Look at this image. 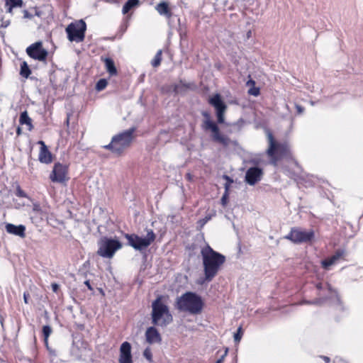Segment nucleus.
<instances>
[{
    "mask_svg": "<svg viewBox=\"0 0 363 363\" xmlns=\"http://www.w3.org/2000/svg\"><path fill=\"white\" fill-rule=\"evenodd\" d=\"M201 254L203 258L204 280L209 282L218 274L220 267L225 261V257L214 251L209 245L203 247Z\"/></svg>",
    "mask_w": 363,
    "mask_h": 363,
    "instance_id": "f257e3e1",
    "label": "nucleus"
},
{
    "mask_svg": "<svg viewBox=\"0 0 363 363\" xmlns=\"http://www.w3.org/2000/svg\"><path fill=\"white\" fill-rule=\"evenodd\" d=\"M203 303L201 296L193 292H186L177 298V308L191 314H199L202 311Z\"/></svg>",
    "mask_w": 363,
    "mask_h": 363,
    "instance_id": "f03ea898",
    "label": "nucleus"
},
{
    "mask_svg": "<svg viewBox=\"0 0 363 363\" xmlns=\"http://www.w3.org/2000/svg\"><path fill=\"white\" fill-rule=\"evenodd\" d=\"M152 323L153 325L160 327H166L173 320L169 308L160 299L157 298L152 303Z\"/></svg>",
    "mask_w": 363,
    "mask_h": 363,
    "instance_id": "7ed1b4c3",
    "label": "nucleus"
},
{
    "mask_svg": "<svg viewBox=\"0 0 363 363\" xmlns=\"http://www.w3.org/2000/svg\"><path fill=\"white\" fill-rule=\"evenodd\" d=\"M135 128H131L125 130L117 135H115L111 143L104 146L105 148L111 150L113 152L118 155L121 154L127 147H128L133 139V133Z\"/></svg>",
    "mask_w": 363,
    "mask_h": 363,
    "instance_id": "20e7f679",
    "label": "nucleus"
},
{
    "mask_svg": "<svg viewBox=\"0 0 363 363\" xmlns=\"http://www.w3.org/2000/svg\"><path fill=\"white\" fill-rule=\"evenodd\" d=\"M269 147L267 153L272 159V163L276 165L279 159L287 157L290 154V147L286 143H277L271 132H267Z\"/></svg>",
    "mask_w": 363,
    "mask_h": 363,
    "instance_id": "39448f33",
    "label": "nucleus"
},
{
    "mask_svg": "<svg viewBox=\"0 0 363 363\" xmlns=\"http://www.w3.org/2000/svg\"><path fill=\"white\" fill-rule=\"evenodd\" d=\"M125 238L128 241V245L135 250L145 251L155 240L156 235L152 230H147L145 236H139L136 234H125Z\"/></svg>",
    "mask_w": 363,
    "mask_h": 363,
    "instance_id": "423d86ee",
    "label": "nucleus"
},
{
    "mask_svg": "<svg viewBox=\"0 0 363 363\" xmlns=\"http://www.w3.org/2000/svg\"><path fill=\"white\" fill-rule=\"evenodd\" d=\"M121 247L122 244L119 240L103 237L98 242L96 253L103 258L111 259Z\"/></svg>",
    "mask_w": 363,
    "mask_h": 363,
    "instance_id": "0eeeda50",
    "label": "nucleus"
},
{
    "mask_svg": "<svg viewBox=\"0 0 363 363\" xmlns=\"http://www.w3.org/2000/svg\"><path fill=\"white\" fill-rule=\"evenodd\" d=\"M202 115L205 117L202 127L205 130L211 131L212 139L224 146H228L230 143V139L226 135L221 134L218 125L211 120L210 114L208 112H203Z\"/></svg>",
    "mask_w": 363,
    "mask_h": 363,
    "instance_id": "6e6552de",
    "label": "nucleus"
},
{
    "mask_svg": "<svg viewBox=\"0 0 363 363\" xmlns=\"http://www.w3.org/2000/svg\"><path fill=\"white\" fill-rule=\"evenodd\" d=\"M86 26L83 20L71 23L67 28L66 32L69 41L76 43L82 42L84 39V35Z\"/></svg>",
    "mask_w": 363,
    "mask_h": 363,
    "instance_id": "1a4fd4ad",
    "label": "nucleus"
},
{
    "mask_svg": "<svg viewBox=\"0 0 363 363\" xmlns=\"http://www.w3.org/2000/svg\"><path fill=\"white\" fill-rule=\"evenodd\" d=\"M314 237L313 230H305L301 228H292L285 238L294 243H302L311 241Z\"/></svg>",
    "mask_w": 363,
    "mask_h": 363,
    "instance_id": "9d476101",
    "label": "nucleus"
},
{
    "mask_svg": "<svg viewBox=\"0 0 363 363\" xmlns=\"http://www.w3.org/2000/svg\"><path fill=\"white\" fill-rule=\"evenodd\" d=\"M26 53L31 58L38 61H45L48 55V52L43 48V43L40 41L28 46L26 48Z\"/></svg>",
    "mask_w": 363,
    "mask_h": 363,
    "instance_id": "9b49d317",
    "label": "nucleus"
},
{
    "mask_svg": "<svg viewBox=\"0 0 363 363\" xmlns=\"http://www.w3.org/2000/svg\"><path fill=\"white\" fill-rule=\"evenodd\" d=\"M67 167L60 163H56L50 174V179L52 182L62 183L67 180Z\"/></svg>",
    "mask_w": 363,
    "mask_h": 363,
    "instance_id": "f8f14e48",
    "label": "nucleus"
},
{
    "mask_svg": "<svg viewBox=\"0 0 363 363\" xmlns=\"http://www.w3.org/2000/svg\"><path fill=\"white\" fill-rule=\"evenodd\" d=\"M209 104L216 109L218 122L223 123L224 122V113L226 110V106L222 101L220 94H217L210 98Z\"/></svg>",
    "mask_w": 363,
    "mask_h": 363,
    "instance_id": "ddd939ff",
    "label": "nucleus"
},
{
    "mask_svg": "<svg viewBox=\"0 0 363 363\" xmlns=\"http://www.w3.org/2000/svg\"><path fill=\"white\" fill-rule=\"evenodd\" d=\"M262 174L263 172L262 169L257 167H250L246 172L245 182L248 184L253 186L261 180Z\"/></svg>",
    "mask_w": 363,
    "mask_h": 363,
    "instance_id": "4468645a",
    "label": "nucleus"
},
{
    "mask_svg": "<svg viewBox=\"0 0 363 363\" xmlns=\"http://www.w3.org/2000/svg\"><path fill=\"white\" fill-rule=\"evenodd\" d=\"M119 363H132L131 345L128 342L121 345Z\"/></svg>",
    "mask_w": 363,
    "mask_h": 363,
    "instance_id": "2eb2a0df",
    "label": "nucleus"
},
{
    "mask_svg": "<svg viewBox=\"0 0 363 363\" xmlns=\"http://www.w3.org/2000/svg\"><path fill=\"white\" fill-rule=\"evenodd\" d=\"M146 341L150 344L160 343L162 341L158 330L153 326L149 327L145 332Z\"/></svg>",
    "mask_w": 363,
    "mask_h": 363,
    "instance_id": "dca6fc26",
    "label": "nucleus"
},
{
    "mask_svg": "<svg viewBox=\"0 0 363 363\" xmlns=\"http://www.w3.org/2000/svg\"><path fill=\"white\" fill-rule=\"evenodd\" d=\"M38 144L41 145L38 160L41 163L49 164L52 162V155L48 150V147L45 143L42 140L38 142Z\"/></svg>",
    "mask_w": 363,
    "mask_h": 363,
    "instance_id": "f3484780",
    "label": "nucleus"
},
{
    "mask_svg": "<svg viewBox=\"0 0 363 363\" xmlns=\"http://www.w3.org/2000/svg\"><path fill=\"white\" fill-rule=\"evenodd\" d=\"M5 228L6 232L9 234L19 236L21 238L26 237V227L23 225H15L11 223H7Z\"/></svg>",
    "mask_w": 363,
    "mask_h": 363,
    "instance_id": "a211bd4d",
    "label": "nucleus"
},
{
    "mask_svg": "<svg viewBox=\"0 0 363 363\" xmlns=\"http://www.w3.org/2000/svg\"><path fill=\"white\" fill-rule=\"evenodd\" d=\"M345 255V251L344 250H337L333 256L322 261L323 267L325 269H328L330 266L335 264Z\"/></svg>",
    "mask_w": 363,
    "mask_h": 363,
    "instance_id": "6ab92c4d",
    "label": "nucleus"
},
{
    "mask_svg": "<svg viewBox=\"0 0 363 363\" xmlns=\"http://www.w3.org/2000/svg\"><path fill=\"white\" fill-rule=\"evenodd\" d=\"M157 11L161 16H164L168 18L172 16V12L167 2H161L158 4L155 7Z\"/></svg>",
    "mask_w": 363,
    "mask_h": 363,
    "instance_id": "aec40b11",
    "label": "nucleus"
},
{
    "mask_svg": "<svg viewBox=\"0 0 363 363\" xmlns=\"http://www.w3.org/2000/svg\"><path fill=\"white\" fill-rule=\"evenodd\" d=\"M31 213L33 214L30 217L33 222H34L35 218H40L42 220L45 216V212L41 208L40 204L37 203H33Z\"/></svg>",
    "mask_w": 363,
    "mask_h": 363,
    "instance_id": "412c9836",
    "label": "nucleus"
},
{
    "mask_svg": "<svg viewBox=\"0 0 363 363\" xmlns=\"http://www.w3.org/2000/svg\"><path fill=\"white\" fill-rule=\"evenodd\" d=\"M19 122L21 125H28V129L31 130L33 128L32 125V120L29 117L28 112L26 111L22 112L20 116Z\"/></svg>",
    "mask_w": 363,
    "mask_h": 363,
    "instance_id": "4be33fe9",
    "label": "nucleus"
},
{
    "mask_svg": "<svg viewBox=\"0 0 363 363\" xmlns=\"http://www.w3.org/2000/svg\"><path fill=\"white\" fill-rule=\"evenodd\" d=\"M6 6H8L7 12L12 13L13 9L15 7L21 8L23 6V0H5Z\"/></svg>",
    "mask_w": 363,
    "mask_h": 363,
    "instance_id": "5701e85b",
    "label": "nucleus"
},
{
    "mask_svg": "<svg viewBox=\"0 0 363 363\" xmlns=\"http://www.w3.org/2000/svg\"><path fill=\"white\" fill-rule=\"evenodd\" d=\"M105 66L107 72L110 74V75H116L117 73L116 68L115 67L114 62L111 58H106L104 60Z\"/></svg>",
    "mask_w": 363,
    "mask_h": 363,
    "instance_id": "b1692460",
    "label": "nucleus"
},
{
    "mask_svg": "<svg viewBox=\"0 0 363 363\" xmlns=\"http://www.w3.org/2000/svg\"><path fill=\"white\" fill-rule=\"evenodd\" d=\"M138 4L139 0H128L123 6V13H128L133 8L137 6Z\"/></svg>",
    "mask_w": 363,
    "mask_h": 363,
    "instance_id": "393cba45",
    "label": "nucleus"
},
{
    "mask_svg": "<svg viewBox=\"0 0 363 363\" xmlns=\"http://www.w3.org/2000/svg\"><path fill=\"white\" fill-rule=\"evenodd\" d=\"M20 74L22 77L28 78L30 74V69L26 62H23L21 65Z\"/></svg>",
    "mask_w": 363,
    "mask_h": 363,
    "instance_id": "a878e982",
    "label": "nucleus"
},
{
    "mask_svg": "<svg viewBox=\"0 0 363 363\" xmlns=\"http://www.w3.org/2000/svg\"><path fill=\"white\" fill-rule=\"evenodd\" d=\"M162 52L161 50H159L157 52L154 59L151 62L152 67H157L160 65L161 61H162Z\"/></svg>",
    "mask_w": 363,
    "mask_h": 363,
    "instance_id": "bb28decb",
    "label": "nucleus"
},
{
    "mask_svg": "<svg viewBox=\"0 0 363 363\" xmlns=\"http://www.w3.org/2000/svg\"><path fill=\"white\" fill-rule=\"evenodd\" d=\"M52 330L49 325H44L43 327V335L44 337V342L46 345H48V337L52 333Z\"/></svg>",
    "mask_w": 363,
    "mask_h": 363,
    "instance_id": "cd10ccee",
    "label": "nucleus"
},
{
    "mask_svg": "<svg viewBox=\"0 0 363 363\" xmlns=\"http://www.w3.org/2000/svg\"><path fill=\"white\" fill-rule=\"evenodd\" d=\"M188 89V86L182 83V82L176 84L174 88V91L176 94H182L184 93L186 89Z\"/></svg>",
    "mask_w": 363,
    "mask_h": 363,
    "instance_id": "c85d7f7f",
    "label": "nucleus"
},
{
    "mask_svg": "<svg viewBox=\"0 0 363 363\" xmlns=\"http://www.w3.org/2000/svg\"><path fill=\"white\" fill-rule=\"evenodd\" d=\"M107 86V82L106 79H101L100 80L98 81V82L96 83V89L98 90V91H101L103 89H104Z\"/></svg>",
    "mask_w": 363,
    "mask_h": 363,
    "instance_id": "c756f323",
    "label": "nucleus"
},
{
    "mask_svg": "<svg viewBox=\"0 0 363 363\" xmlns=\"http://www.w3.org/2000/svg\"><path fill=\"white\" fill-rule=\"evenodd\" d=\"M16 195L18 197L28 198V196L27 195V194L21 189L20 186H17V187H16Z\"/></svg>",
    "mask_w": 363,
    "mask_h": 363,
    "instance_id": "7c9ffc66",
    "label": "nucleus"
},
{
    "mask_svg": "<svg viewBox=\"0 0 363 363\" xmlns=\"http://www.w3.org/2000/svg\"><path fill=\"white\" fill-rule=\"evenodd\" d=\"M144 357L147 359L149 362L152 361V351L150 347H147L143 352Z\"/></svg>",
    "mask_w": 363,
    "mask_h": 363,
    "instance_id": "2f4dec72",
    "label": "nucleus"
},
{
    "mask_svg": "<svg viewBox=\"0 0 363 363\" xmlns=\"http://www.w3.org/2000/svg\"><path fill=\"white\" fill-rule=\"evenodd\" d=\"M242 328L239 327L238 329V331L234 335V340L235 342H238L240 341L242 337Z\"/></svg>",
    "mask_w": 363,
    "mask_h": 363,
    "instance_id": "473e14b6",
    "label": "nucleus"
},
{
    "mask_svg": "<svg viewBox=\"0 0 363 363\" xmlns=\"http://www.w3.org/2000/svg\"><path fill=\"white\" fill-rule=\"evenodd\" d=\"M327 286L328 288V291L330 293V298L335 297L337 302H340V298L337 296V292L335 290H333L330 286V284H327Z\"/></svg>",
    "mask_w": 363,
    "mask_h": 363,
    "instance_id": "72a5a7b5",
    "label": "nucleus"
},
{
    "mask_svg": "<svg viewBox=\"0 0 363 363\" xmlns=\"http://www.w3.org/2000/svg\"><path fill=\"white\" fill-rule=\"evenodd\" d=\"M1 23L0 27L6 28L10 25V21L9 20H4L3 18L1 19Z\"/></svg>",
    "mask_w": 363,
    "mask_h": 363,
    "instance_id": "f704fd0d",
    "label": "nucleus"
},
{
    "mask_svg": "<svg viewBox=\"0 0 363 363\" xmlns=\"http://www.w3.org/2000/svg\"><path fill=\"white\" fill-rule=\"evenodd\" d=\"M228 194L224 193L221 198V204L225 206L227 204Z\"/></svg>",
    "mask_w": 363,
    "mask_h": 363,
    "instance_id": "c9c22d12",
    "label": "nucleus"
},
{
    "mask_svg": "<svg viewBox=\"0 0 363 363\" xmlns=\"http://www.w3.org/2000/svg\"><path fill=\"white\" fill-rule=\"evenodd\" d=\"M248 93L251 95L256 96L259 95V90L257 88L250 89H249Z\"/></svg>",
    "mask_w": 363,
    "mask_h": 363,
    "instance_id": "e433bc0d",
    "label": "nucleus"
},
{
    "mask_svg": "<svg viewBox=\"0 0 363 363\" xmlns=\"http://www.w3.org/2000/svg\"><path fill=\"white\" fill-rule=\"evenodd\" d=\"M33 15L30 14L28 11L24 10L23 11V18H32Z\"/></svg>",
    "mask_w": 363,
    "mask_h": 363,
    "instance_id": "4c0bfd02",
    "label": "nucleus"
},
{
    "mask_svg": "<svg viewBox=\"0 0 363 363\" xmlns=\"http://www.w3.org/2000/svg\"><path fill=\"white\" fill-rule=\"evenodd\" d=\"M52 289L54 292H57L58 289H59V285L56 283H52Z\"/></svg>",
    "mask_w": 363,
    "mask_h": 363,
    "instance_id": "58836bf2",
    "label": "nucleus"
},
{
    "mask_svg": "<svg viewBox=\"0 0 363 363\" xmlns=\"http://www.w3.org/2000/svg\"><path fill=\"white\" fill-rule=\"evenodd\" d=\"M223 179H225L228 182L227 184H230L231 183L233 182V180L230 177H228L227 175H224L223 176Z\"/></svg>",
    "mask_w": 363,
    "mask_h": 363,
    "instance_id": "ea45409f",
    "label": "nucleus"
},
{
    "mask_svg": "<svg viewBox=\"0 0 363 363\" xmlns=\"http://www.w3.org/2000/svg\"><path fill=\"white\" fill-rule=\"evenodd\" d=\"M323 301H324V298H317L316 300H315L313 303H315V304H322Z\"/></svg>",
    "mask_w": 363,
    "mask_h": 363,
    "instance_id": "a19ab883",
    "label": "nucleus"
},
{
    "mask_svg": "<svg viewBox=\"0 0 363 363\" xmlns=\"http://www.w3.org/2000/svg\"><path fill=\"white\" fill-rule=\"evenodd\" d=\"M28 296H29V294L28 293L24 292L23 300H24L25 303H26V304L28 303Z\"/></svg>",
    "mask_w": 363,
    "mask_h": 363,
    "instance_id": "79ce46f5",
    "label": "nucleus"
},
{
    "mask_svg": "<svg viewBox=\"0 0 363 363\" xmlns=\"http://www.w3.org/2000/svg\"><path fill=\"white\" fill-rule=\"evenodd\" d=\"M296 109H297V111L298 113H303V110H304V108L302 106H298V105L296 106Z\"/></svg>",
    "mask_w": 363,
    "mask_h": 363,
    "instance_id": "37998d69",
    "label": "nucleus"
},
{
    "mask_svg": "<svg viewBox=\"0 0 363 363\" xmlns=\"http://www.w3.org/2000/svg\"><path fill=\"white\" fill-rule=\"evenodd\" d=\"M84 284L88 287V289H89V290H91V291H92V290H93V289H92V287H91V284H90V282H89V280L85 281H84Z\"/></svg>",
    "mask_w": 363,
    "mask_h": 363,
    "instance_id": "c03bdc74",
    "label": "nucleus"
},
{
    "mask_svg": "<svg viewBox=\"0 0 363 363\" xmlns=\"http://www.w3.org/2000/svg\"><path fill=\"white\" fill-rule=\"evenodd\" d=\"M229 188H230V184H225V192L224 193L228 194Z\"/></svg>",
    "mask_w": 363,
    "mask_h": 363,
    "instance_id": "a18cd8bd",
    "label": "nucleus"
},
{
    "mask_svg": "<svg viewBox=\"0 0 363 363\" xmlns=\"http://www.w3.org/2000/svg\"><path fill=\"white\" fill-rule=\"evenodd\" d=\"M324 361L326 362V363H329L330 359L328 357H326V356H323V357H321Z\"/></svg>",
    "mask_w": 363,
    "mask_h": 363,
    "instance_id": "49530a36",
    "label": "nucleus"
},
{
    "mask_svg": "<svg viewBox=\"0 0 363 363\" xmlns=\"http://www.w3.org/2000/svg\"><path fill=\"white\" fill-rule=\"evenodd\" d=\"M250 84H252L254 85L255 84V82L253 80H249L247 82V85H250Z\"/></svg>",
    "mask_w": 363,
    "mask_h": 363,
    "instance_id": "de8ad7c7",
    "label": "nucleus"
},
{
    "mask_svg": "<svg viewBox=\"0 0 363 363\" xmlns=\"http://www.w3.org/2000/svg\"><path fill=\"white\" fill-rule=\"evenodd\" d=\"M316 287L318 289L320 290L323 289V285H322V284H318Z\"/></svg>",
    "mask_w": 363,
    "mask_h": 363,
    "instance_id": "09e8293b",
    "label": "nucleus"
},
{
    "mask_svg": "<svg viewBox=\"0 0 363 363\" xmlns=\"http://www.w3.org/2000/svg\"><path fill=\"white\" fill-rule=\"evenodd\" d=\"M35 16H40V11H37V10H35Z\"/></svg>",
    "mask_w": 363,
    "mask_h": 363,
    "instance_id": "8fccbe9b",
    "label": "nucleus"
},
{
    "mask_svg": "<svg viewBox=\"0 0 363 363\" xmlns=\"http://www.w3.org/2000/svg\"><path fill=\"white\" fill-rule=\"evenodd\" d=\"M208 220H209V218H205L203 219V223H206Z\"/></svg>",
    "mask_w": 363,
    "mask_h": 363,
    "instance_id": "3c124183",
    "label": "nucleus"
},
{
    "mask_svg": "<svg viewBox=\"0 0 363 363\" xmlns=\"http://www.w3.org/2000/svg\"><path fill=\"white\" fill-rule=\"evenodd\" d=\"M21 133V128H18L17 129V134L19 135Z\"/></svg>",
    "mask_w": 363,
    "mask_h": 363,
    "instance_id": "603ef678",
    "label": "nucleus"
},
{
    "mask_svg": "<svg viewBox=\"0 0 363 363\" xmlns=\"http://www.w3.org/2000/svg\"><path fill=\"white\" fill-rule=\"evenodd\" d=\"M221 362H222V359H221L217 360V362H216V363H221Z\"/></svg>",
    "mask_w": 363,
    "mask_h": 363,
    "instance_id": "864d4df0",
    "label": "nucleus"
},
{
    "mask_svg": "<svg viewBox=\"0 0 363 363\" xmlns=\"http://www.w3.org/2000/svg\"><path fill=\"white\" fill-rule=\"evenodd\" d=\"M187 177H188V178H189V179H191V176H190V174H187Z\"/></svg>",
    "mask_w": 363,
    "mask_h": 363,
    "instance_id": "5fc2aeb1",
    "label": "nucleus"
},
{
    "mask_svg": "<svg viewBox=\"0 0 363 363\" xmlns=\"http://www.w3.org/2000/svg\"><path fill=\"white\" fill-rule=\"evenodd\" d=\"M336 361H337V359H335L334 360V363H336Z\"/></svg>",
    "mask_w": 363,
    "mask_h": 363,
    "instance_id": "6e6d98bb",
    "label": "nucleus"
}]
</instances>
